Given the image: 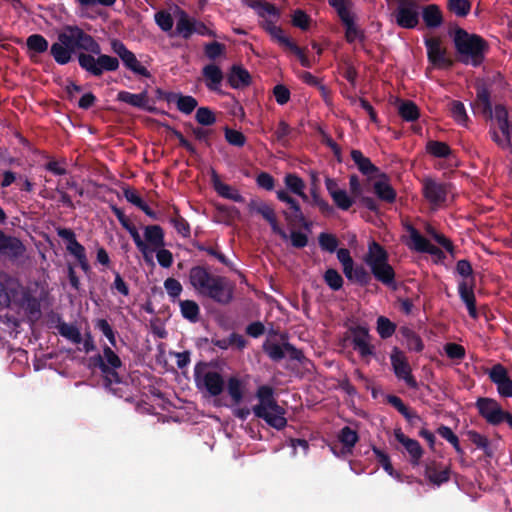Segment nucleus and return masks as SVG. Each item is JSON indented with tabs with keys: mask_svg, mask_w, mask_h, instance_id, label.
<instances>
[{
	"mask_svg": "<svg viewBox=\"0 0 512 512\" xmlns=\"http://www.w3.org/2000/svg\"><path fill=\"white\" fill-rule=\"evenodd\" d=\"M477 98L473 104L475 113L487 115L491 119V136L502 148L512 147V116L503 105L491 108L490 94L483 82L477 83Z\"/></svg>",
	"mask_w": 512,
	"mask_h": 512,
	"instance_id": "1",
	"label": "nucleus"
},
{
	"mask_svg": "<svg viewBox=\"0 0 512 512\" xmlns=\"http://www.w3.org/2000/svg\"><path fill=\"white\" fill-rule=\"evenodd\" d=\"M255 396L258 403L252 409L239 407L233 410V415L245 421L253 412L256 418L265 421L269 427L279 431L283 430L287 426L286 410L278 404L273 387L261 385L257 388Z\"/></svg>",
	"mask_w": 512,
	"mask_h": 512,
	"instance_id": "2",
	"label": "nucleus"
},
{
	"mask_svg": "<svg viewBox=\"0 0 512 512\" xmlns=\"http://www.w3.org/2000/svg\"><path fill=\"white\" fill-rule=\"evenodd\" d=\"M74 38L77 49L85 50L99 55L97 58L90 54L80 53L78 56L79 65L94 76H100L104 71H115L119 67L117 58L100 54V45L93 37L85 33L77 26H73Z\"/></svg>",
	"mask_w": 512,
	"mask_h": 512,
	"instance_id": "3",
	"label": "nucleus"
},
{
	"mask_svg": "<svg viewBox=\"0 0 512 512\" xmlns=\"http://www.w3.org/2000/svg\"><path fill=\"white\" fill-rule=\"evenodd\" d=\"M125 227L144 260L147 263H153L155 251L165 245L163 229L158 225L146 226L142 237L135 226L125 225Z\"/></svg>",
	"mask_w": 512,
	"mask_h": 512,
	"instance_id": "4",
	"label": "nucleus"
},
{
	"mask_svg": "<svg viewBox=\"0 0 512 512\" xmlns=\"http://www.w3.org/2000/svg\"><path fill=\"white\" fill-rule=\"evenodd\" d=\"M454 43L463 63L477 66L482 62L486 43L480 36L458 28L454 34Z\"/></svg>",
	"mask_w": 512,
	"mask_h": 512,
	"instance_id": "5",
	"label": "nucleus"
},
{
	"mask_svg": "<svg viewBox=\"0 0 512 512\" xmlns=\"http://www.w3.org/2000/svg\"><path fill=\"white\" fill-rule=\"evenodd\" d=\"M374 277L386 286L393 284L395 272L388 263V254L377 242L369 243L368 252L364 258Z\"/></svg>",
	"mask_w": 512,
	"mask_h": 512,
	"instance_id": "6",
	"label": "nucleus"
},
{
	"mask_svg": "<svg viewBox=\"0 0 512 512\" xmlns=\"http://www.w3.org/2000/svg\"><path fill=\"white\" fill-rule=\"evenodd\" d=\"M19 290V295L15 303L21 308L28 319L34 323L42 316L41 302L47 297L49 290Z\"/></svg>",
	"mask_w": 512,
	"mask_h": 512,
	"instance_id": "7",
	"label": "nucleus"
},
{
	"mask_svg": "<svg viewBox=\"0 0 512 512\" xmlns=\"http://www.w3.org/2000/svg\"><path fill=\"white\" fill-rule=\"evenodd\" d=\"M390 362L395 374V377L404 381L405 384L411 389H418L419 385L412 374V368L409 364L408 358L405 353L398 347H394L390 353Z\"/></svg>",
	"mask_w": 512,
	"mask_h": 512,
	"instance_id": "8",
	"label": "nucleus"
},
{
	"mask_svg": "<svg viewBox=\"0 0 512 512\" xmlns=\"http://www.w3.org/2000/svg\"><path fill=\"white\" fill-rule=\"evenodd\" d=\"M476 407L480 416L491 425H499L502 422H507L510 415L509 412L504 411L500 404L492 398H478Z\"/></svg>",
	"mask_w": 512,
	"mask_h": 512,
	"instance_id": "9",
	"label": "nucleus"
},
{
	"mask_svg": "<svg viewBox=\"0 0 512 512\" xmlns=\"http://www.w3.org/2000/svg\"><path fill=\"white\" fill-rule=\"evenodd\" d=\"M199 363L194 370V378L197 387L200 390H206L210 396H219L225 388V382L222 375L216 371H207L201 374Z\"/></svg>",
	"mask_w": 512,
	"mask_h": 512,
	"instance_id": "10",
	"label": "nucleus"
},
{
	"mask_svg": "<svg viewBox=\"0 0 512 512\" xmlns=\"http://www.w3.org/2000/svg\"><path fill=\"white\" fill-rule=\"evenodd\" d=\"M420 4L418 0H399L395 11L396 23L403 28L411 29L419 22Z\"/></svg>",
	"mask_w": 512,
	"mask_h": 512,
	"instance_id": "11",
	"label": "nucleus"
},
{
	"mask_svg": "<svg viewBox=\"0 0 512 512\" xmlns=\"http://www.w3.org/2000/svg\"><path fill=\"white\" fill-rule=\"evenodd\" d=\"M263 351L271 360L275 362H280L286 356H288L291 360L296 361H300L303 358L302 351L294 347L289 342L279 344L275 342L266 341L263 344Z\"/></svg>",
	"mask_w": 512,
	"mask_h": 512,
	"instance_id": "12",
	"label": "nucleus"
},
{
	"mask_svg": "<svg viewBox=\"0 0 512 512\" xmlns=\"http://www.w3.org/2000/svg\"><path fill=\"white\" fill-rule=\"evenodd\" d=\"M490 381L496 385L497 392L502 398L512 397V379L508 374L507 368L497 363L487 372Z\"/></svg>",
	"mask_w": 512,
	"mask_h": 512,
	"instance_id": "13",
	"label": "nucleus"
},
{
	"mask_svg": "<svg viewBox=\"0 0 512 512\" xmlns=\"http://www.w3.org/2000/svg\"><path fill=\"white\" fill-rule=\"evenodd\" d=\"M337 258L343 267L345 276L348 279L353 280L359 284L364 283L367 277V273L363 267L354 266V261L348 249L341 248L337 250Z\"/></svg>",
	"mask_w": 512,
	"mask_h": 512,
	"instance_id": "14",
	"label": "nucleus"
},
{
	"mask_svg": "<svg viewBox=\"0 0 512 512\" xmlns=\"http://www.w3.org/2000/svg\"><path fill=\"white\" fill-rule=\"evenodd\" d=\"M338 440L341 443V447L335 444L330 446V449L334 455L346 458L352 454L353 448L359 440V435L357 431L349 426H345L340 430Z\"/></svg>",
	"mask_w": 512,
	"mask_h": 512,
	"instance_id": "15",
	"label": "nucleus"
},
{
	"mask_svg": "<svg viewBox=\"0 0 512 512\" xmlns=\"http://www.w3.org/2000/svg\"><path fill=\"white\" fill-rule=\"evenodd\" d=\"M104 364L107 367L106 372H104V381L105 384H119L121 383V377L117 372V369L122 367V361L120 357L107 345L103 347V355Z\"/></svg>",
	"mask_w": 512,
	"mask_h": 512,
	"instance_id": "16",
	"label": "nucleus"
},
{
	"mask_svg": "<svg viewBox=\"0 0 512 512\" xmlns=\"http://www.w3.org/2000/svg\"><path fill=\"white\" fill-rule=\"evenodd\" d=\"M248 209L252 213L260 214L270 225L274 233L287 239L286 232L279 226L274 209L267 203L260 200H251L248 203Z\"/></svg>",
	"mask_w": 512,
	"mask_h": 512,
	"instance_id": "17",
	"label": "nucleus"
},
{
	"mask_svg": "<svg viewBox=\"0 0 512 512\" xmlns=\"http://www.w3.org/2000/svg\"><path fill=\"white\" fill-rule=\"evenodd\" d=\"M394 437L408 454L410 464L412 466H418L424 455V449L420 443L417 440L406 436L400 428L394 430Z\"/></svg>",
	"mask_w": 512,
	"mask_h": 512,
	"instance_id": "18",
	"label": "nucleus"
},
{
	"mask_svg": "<svg viewBox=\"0 0 512 512\" xmlns=\"http://www.w3.org/2000/svg\"><path fill=\"white\" fill-rule=\"evenodd\" d=\"M423 193L432 206L439 207L446 202L449 189L446 184L429 179L423 183Z\"/></svg>",
	"mask_w": 512,
	"mask_h": 512,
	"instance_id": "19",
	"label": "nucleus"
},
{
	"mask_svg": "<svg viewBox=\"0 0 512 512\" xmlns=\"http://www.w3.org/2000/svg\"><path fill=\"white\" fill-rule=\"evenodd\" d=\"M352 346L362 358L375 354V347L370 344L369 330L364 326H357L351 329Z\"/></svg>",
	"mask_w": 512,
	"mask_h": 512,
	"instance_id": "20",
	"label": "nucleus"
},
{
	"mask_svg": "<svg viewBox=\"0 0 512 512\" xmlns=\"http://www.w3.org/2000/svg\"><path fill=\"white\" fill-rule=\"evenodd\" d=\"M424 475L431 484L441 486L450 480L451 470L449 466L430 460L425 463Z\"/></svg>",
	"mask_w": 512,
	"mask_h": 512,
	"instance_id": "21",
	"label": "nucleus"
},
{
	"mask_svg": "<svg viewBox=\"0 0 512 512\" xmlns=\"http://www.w3.org/2000/svg\"><path fill=\"white\" fill-rule=\"evenodd\" d=\"M429 61L437 67H448L451 62L446 57V51L442 47L441 40L431 37L425 40Z\"/></svg>",
	"mask_w": 512,
	"mask_h": 512,
	"instance_id": "22",
	"label": "nucleus"
},
{
	"mask_svg": "<svg viewBox=\"0 0 512 512\" xmlns=\"http://www.w3.org/2000/svg\"><path fill=\"white\" fill-rule=\"evenodd\" d=\"M397 338L410 352L421 353L424 350L422 338L408 326H401L398 328Z\"/></svg>",
	"mask_w": 512,
	"mask_h": 512,
	"instance_id": "23",
	"label": "nucleus"
},
{
	"mask_svg": "<svg viewBox=\"0 0 512 512\" xmlns=\"http://www.w3.org/2000/svg\"><path fill=\"white\" fill-rule=\"evenodd\" d=\"M25 253V246L16 237L5 235L0 230V255L10 259L21 257Z\"/></svg>",
	"mask_w": 512,
	"mask_h": 512,
	"instance_id": "24",
	"label": "nucleus"
},
{
	"mask_svg": "<svg viewBox=\"0 0 512 512\" xmlns=\"http://www.w3.org/2000/svg\"><path fill=\"white\" fill-rule=\"evenodd\" d=\"M202 75L205 80L206 87L211 91H219L224 74L219 66L214 63L207 64L202 69Z\"/></svg>",
	"mask_w": 512,
	"mask_h": 512,
	"instance_id": "25",
	"label": "nucleus"
},
{
	"mask_svg": "<svg viewBox=\"0 0 512 512\" xmlns=\"http://www.w3.org/2000/svg\"><path fill=\"white\" fill-rule=\"evenodd\" d=\"M410 246L418 252H426L438 257H441L443 254L438 247L431 244L415 229L410 231Z\"/></svg>",
	"mask_w": 512,
	"mask_h": 512,
	"instance_id": "26",
	"label": "nucleus"
},
{
	"mask_svg": "<svg viewBox=\"0 0 512 512\" xmlns=\"http://www.w3.org/2000/svg\"><path fill=\"white\" fill-rule=\"evenodd\" d=\"M212 181H213L214 189L221 197L233 200L235 202H243L244 201V198L240 194V192L236 188L223 183L218 178L216 173H213Z\"/></svg>",
	"mask_w": 512,
	"mask_h": 512,
	"instance_id": "27",
	"label": "nucleus"
},
{
	"mask_svg": "<svg viewBox=\"0 0 512 512\" xmlns=\"http://www.w3.org/2000/svg\"><path fill=\"white\" fill-rule=\"evenodd\" d=\"M387 403L393 406L408 422L414 423V420H420V416L408 408L403 400L396 395H387Z\"/></svg>",
	"mask_w": 512,
	"mask_h": 512,
	"instance_id": "28",
	"label": "nucleus"
},
{
	"mask_svg": "<svg viewBox=\"0 0 512 512\" xmlns=\"http://www.w3.org/2000/svg\"><path fill=\"white\" fill-rule=\"evenodd\" d=\"M423 21L429 28L439 27L443 22L442 13L435 4H430L422 10Z\"/></svg>",
	"mask_w": 512,
	"mask_h": 512,
	"instance_id": "29",
	"label": "nucleus"
},
{
	"mask_svg": "<svg viewBox=\"0 0 512 512\" xmlns=\"http://www.w3.org/2000/svg\"><path fill=\"white\" fill-rule=\"evenodd\" d=\"M190 282L194 288H217L210 283L208 272L202 267H194L190 271Z\"/></svg>",
	"mask_w": 512,
	"mask_h": 512,
	"instance_id": "30",
	"label": "nucleus"
},
{
	"mask_svg": "<svg viewBox=\"0 0 512 512\" xmlns=\"http://www.w3.org/2000/svg\"><path fill=\"white\" fill-rule=\"evenodd\" d=\"M228 82L233 88H241L249 85L250 75L240 66H233L228 76Z\"/></svg>",
	"mask_w": 512,
	"mask_h": 512,
	"instance_id": "31",
	"label": "nucleus"
},
{
	"mask_svg": "<svg viewBox=\"0 0 512 512\" xmlns=\"http://www.w3.org/2000/svg\"><path fill=\"white\" fill-rule=\"evenodd\" d=\"M169 100L174 102L177 109L184 114H190L198 105L197 100L188 95L174 94Z\"/></svg>",
	"mask_w": 512,
	"mask_h": 512,
	"instance_id": "32",
	"label": "nucleus"
},
{
	"mask_svg": "<svg viewBox=\"0 0 512 512\" xmlns=\"http://www.w3.org/2000/svg\"><path fill=\"white\" fill-rule=\"evenodd\" d=\"M284 183L286 187L294 194L300 196L304 201L308 200V196L305 193V183L296 174H287L284 177Z\"/></svg>",
	"mask_w": 512,
	"mask_h": 512,
	"instance_id": "33",
	"label": "nucleus"
},
{
	"mask_svg": "<svg viewBox=\"0 0 512 512\" xmlns=\"http://www.w3.org/2000/svg\"><path fill=\"white\" fill-rule=\"evenodd\" d=\"M58 333L74 344H81L83 337L77 326L60 321L57 325Z\"/></svg>",
	"mask_w": 512,
	"mask_h": 512,
	"instance_id": "34",
	"label": "nucleus"
},
{
	"mask_svg": "<svg viewBox=\"0 0 512 512\" xmlns=\"http://www.w3.org/2000/svg\"><path fill=\"white\" fill-rule=\"evenodd\" d=\"M243 390L244 386L239 378L232 376L228 379L227 392L235 405H238L242 402L244 397Z\"/></svg>",
	"mask_w": 512,
	"mask_h": 512,
	"instance_id": "35",
	"label": "nucleus"
},
{
	"mask_svg": "<svg viewBox=\"0 0 512 512\" xmlns=\"http://www.w3.org/2000/svg\"><path fill=\"white\" fill-rule=\"evenodd\" d=\"M448 109L451 117L457 124L467 126L469 122V117L466 113L465 106L462 102L453 100L449 103Z\"/></svg>",
	"mask_w": 512,
	"mask_h": 512,
	"instance_id": "36",
	"label": "nucleus"
},
{
	"mask_svg": "<svg viewBox=\"0 0 512 512\" xmlns=\"http://www.w3.org/2000/svg\"><path fill=\"white\" fill-rule=\"evenodd\" d=\"M351 158L358 167V169L365 175H371L377 171V168L372 164L369 158L365 157L359 150L351 151Z\"/></svg>",
	"mask_w": 512,
	"mask_h": 512,
	"instance_id": "37",
	"label": "nucleus"
},
{
	"mask_svg": "<svg viewBox=\"0 0 512 512\" xmlns=\"http://www.w3.org/2000/svg\"><path fill=\"white\" fill-rule=\"evenodd\" d=\"M437 434L445 439L447 442H449L453 448L455 449L456 453L462 457L464 456V450L460 446V441L458 436L452 431V429L446 425H440L437 430Z\"/></svg>",
	"mask_w": 512,
	"mask_h": 512,
	"instance_id": "38",
	"label": "nucleus"
},
{
	"mask_svg": "<svg viewBox=\"0 0 512 512\" xmlns=\"http://www.w3.org/2000/svg\"><path fill=\"white\" fill-rule=\"evenodd\" d=\"M182 316L190 321L196 323L199 320L200 308L199 305L193 300H182L179 302Z\"/></svg>",
	"mask_w": 512,
	"mask_h": 512,
	"instance_id": "39",
	"label": "nucleus"
},
{
	"mask_svg": "<svg viewBox=\"0 0 512 512\" xmlns=\"http://www.w3.org/2000/svg\"><path fill=\"white\" fill-rule=\"evenodd\" d=\"M117 97L118 100L134 107H144L148 103V96L146 92L133 94L127 91H120Z\"/></svg>",
	"mask_w": 512,
	"mask_h": 512,
	"instance_id": "40",
	"label": "nucleus"
},
{
	"mask_svg": "<svg viewBox=\"0 0 512 512\" xmlns=\"http://www.w3.org/2000/svg\"><path fill=\"white\" fill-rule=\"evenodd\" d=\"M374 192L383 201L393 202L396 198V192L392 186L384 180H379L374 183Z\"/></svg>",
	"mask_w": 512,
	"mask_h": 512,
	"instance_id": "41",
	"label": "nucleus"
},
{
	"mask_svg": "<svg viewBox=\"0 0 512 512\" xmlns=\"http://www.w3.org/2000/svg\"><path fill=\"white\" fill-rule=\"evenodd\" d=\"M200 294L204 297H207L214 302L226 305L230 303L233 299V290H198Z\"/></svg>",
	"mask_w": 512,
	"mask_h": 512,
	"instance_id": "42",
	"label": "nucleus"
},
{
	"mask_svg": "<svg viewBox=\"0 0 512 512\" xmlns=\"http://www.w3.org/2000/svg\"><path fill=\"white\" fill-rule=\"evenodd\" d=\"M124 65L126 68L134 72L135 74H138L143 77H150V72L147 70L146 67H144L140 61L136 58L135 54L133 52H129L126 57L122 59Z\"/></svg>",
	"mask_w": 512,
	"mask_h": 512,
	"instance_id": "43",
	"label": "nucleus"
},
{
	"mask_svg": "<svg viewBox=\"0 0 512 512\" xmlns=\"http://www.w3.org/2000/svg\"><path fill=\"white\" fill-rule=\"evenodd\" d=\"M341 21L346 27L345 37L348 42L352 43L362 38V32L355 24L354 13L341 19Z\"/></svg>",
	"mask_w": 512,
	"mask_h": 512,
	"instance_id": "44",
	"label": "nucleus"
},
{
	"mask_svg": "<svg viewBox=\"0 0 512 512\" xmlns=\"http://www.w3.org/2000/svg\"><path fill=\"white\" fill-rule=\"evenodd\" d=\"M195 20L188 17L184 12H181L180 17L176 24V32L185 39H188L193 34V27Z\"/></svg>",
	"mask_w": 512,
	"mask_h": 512,
	"instance_id": "45",
	"label": "nucleus"
},
{
	"mask_svg": "<svg viewBox=\"0 0 512 512\" xmlns=\"http://www.w3.org/2000/svg\"><path fill=\"white\" fill-rule=\"evenodd\" d=\"M66 249L72 256H74L81 268L84 270L88 269L89 264L86 256V250L82 244L76 241L71 243V245H66Z\"/></svg>",
	"mask_w": 512,
	"mask_h": 512,
	"instance_id": "46",
	"label": "nucleus"
},
{
	"mask_svg": "<svg viewBox=\"0 0 512 512\" xmlns=\"http://www.w3.org/2000/svg\"><path fill=\"white\" fill-rule=\"evenodd\" d=\"M397 326L391 320L385 316H379L377 318V333L380 338L388 339L396 332Z\"/></svg>",
	"mask_w": 512,
	"mask_h": 512,
	"instance_id": "47",
	"label": "nucleus"
},
{
	"mask_svg": "<svg viewBox=\"0 0 512 512\" xmlns=\"http://www.w3.org/2000/svg\"><path fill=\"white\" fill-rule=\"evenodd\" d=\"M469 440L478 448L484 451L485 455L488 457H492L493 452L490 448L489 439L478 433L477 431L470 430L467 433Z\"/></svg>",
	"mask_w": 512,
	"mask_h": 512,
	"instance_id": "48",
	"label": "nucleus"
},
{
	"mask_svg": "<svg viewBox=\"0 0 512 512\" xmlns=\"http://www.w3.org/2000/svg\"><path fill=\"white\" fill-rule=\"evenodd\" d=\"M50 53L53 56L54 60L60 65L67 64L68 62H70L72 57V53L68 51V48H66L58 42L52 44L50 48Z\"/></svg>",
	"mask_w": 512,
	"mask_h": 512,
	"instance_id": "49",
	"label": "nucleus"
},
{
	"mask_svg": "<svg viewBox=\"0 0 512 512\" xmlns=\"http://www.w3.org/2000/svg\"><path fill=\"white\" fill-rule=\"evenodd\" d=\"M429 154L437 158H447L451 154L450 147L445 142L429 141L426 145Z\"/></svg>",
	"mask_w": 512,
	"mask_h": 512,
	"instance_id": "50",
	"label": "nucleus"
},
{
	"mask_svg": "<svg viewBox=\"0 0 512 512\" xmlns=\"http://www.w3.org/2000/svg\"><path fill=\"white\" fill-rule=\"evenodd\" d=\"M398 113L406 121H415L419 117L418 107L412 101H403L398 106Z\"/></svg>",
	"mask_w": 512,
	"mask_h": 512,
	"instance_id": "51",
	"label": "nucleus"
},
{
	"mask_svg": "<svg viewBox=\"0 0 512 512\" xmlns=\"http://www.w3.org/2000/svg\"><path fill=\"white\" fill-rule=\"evenodd\" d=\"M373 453L376 457L377 462L383 467V469L392 477H399V474L395 472L393 465L390 460V456L383 450L373 447Z\"/></svg>",
	"mask_w": 512,
	"mask_h": 512,
	"instance_id": "52",
	"label": "nucleus"
},
{
	"mask_svg": "<svg viewBox=\"0 0 512 512\" xmlns=\"http://www.w3.org/2000/svg\"><path fill=\"white\" fill-rule=\"evenodd\" d=\"M460 298L465 303L469 316L473 319L478 318V311L476 308V299L474 290H459Z\"/></svg>",
	"mask_w": 512,
	"mask_h": 512,
	"instance_id": "53",
	"label": "nucleus"
},
{
	"mask_svg": "<svg viewBox=\"0 0 512 512\" xmlns=\"http://www.w3.org/2000/svg\"><path fill=\"white\" fill-rule=\"evenodd\" d=\"M94 327L108 339L112 346H116V332L106 319H97Z\"/></svg>",
	"mask_w": 512,
	"mask_h": 512,
	"instance_id": "54",
	"label": "nucleus"
},
{
	"mask_svg": "<svg viewBox=\"0 0 512 512\" xmlns=\"http://www.w3.org/2000/svg\"><path fill=\"white\" fill-rule=\"evenodd\" d=\"M318 242L321 249L329 253L335 252L339 244L337 237L330 233H320Z\"/></svg>",
	"mask_w": 512,
	"mask_h": 512,
	"instance_id": "55",
	"label": "nucleus"
},
{
	"mask_svg": "<svg viewBox=\"0 0 512 512\" xmlns=\"http://www.w3.org/2000/svg\"><path fill=\"white\" fill-rule=\"evenodd\" d=\"M26 44L30 50L36 53H43L48 49L47 40L39 34H33L29 36L27 38Z\"/></svg>",
	"mask_w": 512,
	"mask_h": 512,
	"instance_id": "56",
	"label": "nucleus"
},
{
	"mask_svg": "<svg viewBox=\"0 0 512 512\" xmlns=\"http://www.w3.org/2000/svg\"><path fill=\"white\" fill-rule=\"evenodd\" d=\"M57 42L68 48V51L73 53L75 49H77L73 26L66 27L65 30L58 35Z\"/></svg>",
	"mask_w": 512,
	"mask_h": 512,
	"instance_id": "57",
	"label": "nucleus"
},
{
	"mask_svg": "<svg viewBox=\"0 0 512 512\" xmlns=\"http://www.w3.org/2000/svg\"><path fill=\"white\" fill-rule=\"evenodd\" d=\"M328 2L337 11L340 19L353 14L351 0H328Z\"/></svg>",
	"mask_w": 512,
	"mask_h": 512,
	"instance_id": "58",
	"label": "nucleus"
},
{
	"mask_svg": "<svg viewBox=\"0 0 512 512\" xmlns=\"http://www.w3.org/2000/svg\"><path fill=\"white\" fill-rule=\"evenodd\" d=\"M332 200L335 205L342 210H348L354 203L353 198L350 197L343 189L338 193L333 194Z\"/></svg>",
	"mask_w": 512,
	"mask_h": 512,
	"instance_id": "59",
	"label": "nucleus"
},
{
	"mask_svg": "<svg viewBox=\"0 0 512 512\" xmlns=\"http://www.w3.org/2000/svg\"><path fill=\"white\" fill-rule=\"evenodd\" d=\"M448 8L458 16H466L470 11V3L467 0H449Z\"/></svg>",
	"mask_w": 512,
	"mask_h": 512,
	"instance_id": "60",
	"label": "nucleus"
},
{
	"mask_svg": "<svg viewBox=\"0 0 512 512\" xmlns=\"http://www.w3.org/2000/svg\"><path fill=\"white\" fill-rule=\"evenodd\" d=\"M444 351L450 359L462 360L465 357V348L457 343H447Z\"/></svg>",
	"mask_w": 512,
	"mask_h": 512,
	"instance_id": "61",
	"label": "nucleus"
},
{
	"mask_svg": "<svg viewBox=\"0 0 512 512\" xmlns=\"http://www.w3.org/2000/svg\"><path fill=\"white\" fill-rule=\"evenodd\" d=\"M155 21L163 31H170L174 23L171 14L164 10L155 14Z\"/></svg>",
	"mask_w": 512,
	"mask_h": 512,
	"instance_id": "62",
	"label": "nucleus"
},
{
	"mask_svg": "<svg viewBox=\"0 0 512 512\" xmlns=\"http://www.w3.org/2000/svg\"><path fill=\"white\" fill-rule=\"evenodd\" d=\"M204 51L210 60H216L224 54L225 46L219 42H211L205 45Z\"/></svg>",
	"mask_w": 512,
	"mask_h": 512,
	"instance_id": "63",
	"label": "nucleus"
},
{
	"mask_svg": "<svg viewBox=\"0 0 512 512\" xmlns=\"http://www.w3.org/2000/svg\"><path fill=\"white\" fill-rule=\"evenodd\" d=\"M195 118L199 124L207 126L214 124L216 121L213 112L207 107H200L196 112Z\"/></svg>",
	"mask_w": 512,
	"mask_h": 512,
	"instance_id": "64",
	"label": "nucleus"
}]
</instances>
